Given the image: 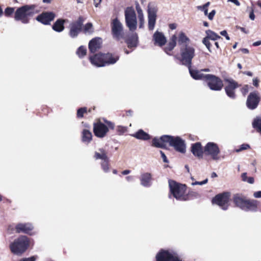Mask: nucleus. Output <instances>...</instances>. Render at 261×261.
I'll return each instance as SVG.
<instances>
[{
    "mask_svg": "<svg viewBox=\"0 0 261 261\" xmlns=\"http://www.w3.org/2000/svg\"><path fill=\"white\" fill-rule=\"evenodd\" d=\"M173 147L178 152L185 153L186 151V145L184 140L179 136H172L170 135H163L159 138L155 137L152 140L151 145L153 147L166 148V144Z\"/></svg>",
    "mask_w": 261,
    "mask_h": 261,
    "instance_id": "nucleus-1",
    "label": "nucleus"
},
{
    "mask_svg": "<svg viewBox=\"0 0 261 261\" xmlns=\"http://www.w3.org/2000/svg\"><path fill=\"white\" fill-rule=\"evenodd\" d=\"M36 7L35 5H25L18 8L15 11V8L8 7L5 9L4 15L7 17H10L14 13L15 20L27 24L30 22V17H33L35 14V9Z\"/></svg>",
    "mask_w": 261,
    "mask_h": 261,
    "instance_id": "nucleus-2",
    "label": "nucleus"
},
{
    "mask_svg": "<svg viewBox=\"0 0 261 261\" xmlns=\"http://www.w3.org/2000/svg\"><path fill=\"white\" fill-rule=\"evenodd\" d=\"M232 201L236 206L247 212L257 211L259 203L257 200L248 199L247 197L241 193L234 194Z\"/></svg>",
    "mask_w": 261,
    "mask_h": 261,
    "instance_id": "nucleus-3",
    "label": "nucleus"
},
{
    "mask_svg": "<svg viewBox=\"0 0 261 261\" xmlns=\"http://www.w3.org/2000/svg\"><path fill=\"white\" fill-rule=\"evenodd\" d=\"M31 243V239L30 238L21 235L10 243L9 248L12 253L20 255L29 248Z\"/></svg>",
    "mask_w": 261,
    "mask_h": 261,
    "instance_id": "nucleus-4",
    "label": "nucleus"
},
{
    "mask_svg": "<svg viewBox=\"0 0 261 261\" xmlns=\"http://www.w3.org/2000/svg\"><path fill=\"white\" fill-rule=\"evenodd\" d=\"M168 181L170 192L173 196L177 200H186L187 199L185 194L187 190L186 185L171 179H169Z\"/></svg>",
    "mask_w": 261,
    "mask_h": 261,
    "instance_id": "nucleus-5",
    "label": "nucleus"
},
{
    "mask_svg": "<svg viewBox=\"0 0 261 261\" xmlns=\"http://www.w3.org/2000/svg\"><path fill=\"white\" fill-rule=\"evenodd\" d=\"M180 61L182 65L190 67L192 65V59L194 57L195 49L193 47L185 44L180 48Z\"/></svg>",
    "mask_w": 261,
    "mask_h": 261,
    "instance_id": "nucleus-6",
    "label": "nucleus"
},
{
    "mask_svg": "<svg viewBox=\"0 0 261 261\" xmlns=\"http://www.w3.org/2000/svg\"><path fill=\"white\" fill-rule=\"evenodd\" d=\"M204 82L212 90L220 91L223 87V81L214 74H206Z\"/></svg>",
    "mask_w": 261,
    "mask_h": 261,
    "instance_id": "nucleus-7",
    "label": "nucleus"
},
{
    "mask_svg": "<svg viewBox=\"0 0 261 261\" xmlns=\"http://www.w3.org/2000/svg\"><path fill=\"white\" fill-rule=\"evenodd\" d=\"M230 196L231 194L229 192L219 193L212 199V202L219 205L223 210H226L229 206Z\"/></svg>",
    "mask_w": 261,
    "mask_h": 261,
    "instance_id": "nucleus-8",
    "label": "nucleus"
},
{
    "mask_svg": "<svg viewBox=\"0 0 261 261\" xmlns=\"http://www.w3.org/2000/svg\"><path fill=\"white\" fill-rule=\"evenodd\" d=\"M125 19L126 26L130 31L137 29V18L135 10L132 7H127L125 10Z\"/></svg>",
    "mask_w": 261,
    "mask_h": 261,
    "instance_id": "nucleus-9",
    "label": "nucleus"
},
{
    "mask_svg": "<svg viewBox=\"0 0 261 261\" xmlns=\"http://www.w3.org/2000/svg\"><path fill=\"white\" fill-rule=\"evenodd\" d=\"M85 18L80 16L75 21L72 22L69 25V35L71 38H75L82 31L83 23Z\"/></svg>",
    "mask_w": 261,
    "mask_h": 261,
    "instance_id": "nucleus-10",
    "label": "nucleus"
},
{
    "mask_svg": "<svg viewBox=\"0 0 261 261\" xmlns=\"http://www.w3.org/2000/svg\"><path fill=\"white\" fill-rule=\"evenodd\" d=\"M204 154L206 155H210L214 160H218L220 159L219 154L220 150L218 145L214 142H208L204 147Z\"/></svg>",
    "mask_w": 261,
    "mask_h": 261,
    "instance_id": "nucleus-11",
    "label": "nucleus"
},
{
    "mask_svg": "<svg viewBox=\"0 0 261 261\" xmlns=\"http://www.w3.org/2000/svg\"><path fill=\"white\" fill-rule=\"evenodd\" d=\"M224 81L227 83L224 88L226 95L231 99H235L236 89L241 86V85L232 79H226Z\"/></svg>",
    "mask_w": 261,
    "mask_h": 261,
    "instance_id": "nucleus-12",
    "label": "nucleus"
},
{
    "mask_svg": "<svg viewBox=\"0 0 261 261\" xmlns=\"http://www.w3.org/2000/svg\"><path fill=\"white\" fill-rule=\"evenodd\" d=\"M93 133L97 138H104L109 132V128L107 125L103 123L99 119L96 120L93 123Z\"/></svg>",
    "mask_w": 261,
    "mask_h": 261,
    "instance_id": "nucleus-13",
    "label": "nucleus"
},
{
    "mask_svg": "<svg viewBox=\"0 0 261 261\" xmlns=\"http://www.w3.org/2000/svg\"><path fill=\"white\" fill-rule=\"evenodd\" d=\"M260 100V97L257 91L250 93L246 100V106L250 110H254L257 106Z\"/></svg>",
    "mask_w": 261,
    "mask_h": 261,
    "instance_id": "nucleus-14",
    "label": "nucleus"
},
{
    "mask_svg": "<svg viewBox=\"0 0 261 261\" xmlns=\"http://www.w3.org/2000/svg\"><path fill=\"white\" fill-rule=\"evenodd\" d=\"M111 28L112 34L114 38L119 40L123 37V27L117 18L113 19L111 23Z\"/></svg>",
    "mask_w": 261,
    "mask_h": 261,
    "instance_id": "nucleus-15",
    "label": "nucleus"
},
{
    "mask_svg": "<svg viewBox=\"0 0 261 261\" xmlns=\"http://www.w3.org/2000/svg\"><path fill=\"white\" fill-rule=\"evenodd\" d=\"M14 230L17 233H24L30 236L34 234V226L30 223H19L17 224Z\"/></svg>",
    "mask_w": 261,
    "mask_h": 261,
    "instance_id": "nucleus-16",
    "label": "nucleus"
},
{
    "mask_svg": "<svg viewBox=\"0 0 261 261\" xmlns=\"http://www.w3.org/2000/svg\"><path fill=\"white\" fill-rule=\"evenodd\" d=\"M56 17V14L53 12L46 11L43 12L38 15L36 20L44 25H50V22L54 20Z\"/></svg>",
    "mask_w": 261,
    "mask_h": 261,
    "instance_id": "nucleus-17",
    "label": "nucleus"
},
{
    "mask_svg": "<svg viewBox=\"0 0 261 261\" xmlns=\"http://www.w3.org/2000/svg\"><path fill=\"white\" fill-rule=\"evenodd\" d=\"M157 10L155 7H148V26L149 30H153L156 22Z\"/></svg>",
    "mask_w": 261,
    "mask_h": 261,
    "instance_id": "nucleus-18",
    "label": "nucleus"
},
{
    "mask_svg": "<svg viewBox=\"0 0 261 261\" xmlns=\"http://www.w3.org/2000/svg\"><path fill=\"white\" fill-rule=\"evenodd\" d=\"M191 151L195 156L199 159H202L203 154H204V148L202 147L200 142L191 144Z\"/></svg>",
    "mask_w": 261,
    "mask_h": 261,
    "instance_id": "nucleus-19",
    "label": "nucleus"
},
{
    "mask_svg": "<svg viewBox=\"0 0 261 261\" xmlns=\"http://www.w3.org/2000/svg\"><path fill=\"white\" fill-rule=\"evenodd\" d=\"M89 59L91 63L97 67L106 66L105 54H96L90 57Z\"/></svg>",
    "mask_w": 261,
    "mask_h": 261,
    "instance_id": "nucleus-20",
    "label": "nucleus"
},
{
    "mask_svg": "<svg viewBox=\"0 0 261 261\" xmlns=\"http://www.w3.org/2000/svg\"><path fill=\"white\" fill-rule=\"evenodd\" d=\"M153 40L154 45H158L160 47L164 46L166 42V38L163 33L156 31L153 35Z\"/></svg>",
    "mask_w": 261,
    "mask_h": 261,
    "instance_id": "nucleus-21",
    "label": "nucleus"
},
{
    "mask_svg": "<svg viewBox=\"0 0 261 261\" xmlns=\"http://www.w3.org/2000/svg\"><path fill=\"white\" fill-rule=\"evenodd\" d=\"M119 58L118 54L110 53L105 54L106 66L114 64L119 60Z\"/></svg>",
    "mask_w": 261,
    "mask_h": 261,
    "instance_id": "nucleus-22",
    "label": "nucleus"
},
{
    "mask_svg": "<svg viewBox=\"0 0 261 261\" xmlns=\"http://www.w3.org/2000/svg\"><path fill=\"white\" fill-rule=\"evenodd\" d=\"M189 73L191 77L195 80H202L204 81L205 76L206 74L201 73V70H198L197 69H194L192 68V65H190V67H188Z\"/></svg>",
    "mask_w": 261,
    "mask_h": 261,
    "instance_id": "nucleus-23",
    "label": "nucleus"
},
{
    "mask_svg": "<svg viewBox=\"0 0 261 261\" xmlns=\"http://www.w3.org/2000/svg\"><path fill=\"white\" fill-rule=\"evenodd\" d=\"M125 42L127 44V47L129 48L137 47L138 44V37L137 34H133L130 36L125 39Z\"/></svg>",
    "mask_w": 261,
    "mask_h": 261,
    "instance_id": "nucleus-24",
    "label": "nucleus"
},
{
    "mask_svg": "<svg viewBox=\"0 0 261 261\" xmlns=\"http://www.w3.org/2000/svg\"><path fill=\"white\" fill-rule=\"evenodd\" d=\"M152 175L150 173H144L140 177L141 184L144 187H148L151 185Z\"/></svg>",
    "mask_w": 261,
    "mask_h": 261,
    "instance_id": "nucleus-25",
    "label": "nucleus"
},
{
    "mask_svg": "<svg viewBox=\"0 0 261 261\" xmlns=\"http://www.w3.org/2000/svg\"><path fill=\"white\" fill-rule=\"evenodd\" d=\"M177 37L176 35L171 36L167 46L164 48V51L168 55H170L171 51L176 45Z\"/></svg>",
    "mask_w": 261,
    "mask_h": 261,
    "instance_id": "nucleus-26",
    "label": "nucleus"
},
{
    "mask_svg": "<svg viewBox=\"0 0 261 261\" xmlns=\"http://www.w3.org/2000/svg\"><path fill=\"white\" fill-rule=\"evenodd\" d=\"M65 20L63 19H58L52 26V29L56 32H61L65 28L64 23Z\"/></svg>",
    "mask_w": 261,
    "mask_h": 261,
    "instance_id": "nucleus-27",
    "label": "nucleus"
},
{
    "mask_svg": "<svg viewBox=\"0 0 261 261\" xmlns=\"http://www.w3.org/2000/svg\"><path fill=\"white\" fill-rule=\"evenodd\" d=\"M82 141L83 142L89 143L92 140V133L88 129H84L82 132Z\"/></svg>",
    "mask_w": 261,
    "mask_h": 261,
    "instance_id": "nucleus-28",
    "label": "nucleus"
},
{
    "mask_svg": "<svg viewBox=\"0 0 261 261\" xmlns=\"http://www.w3.org/2000/svg\"><path fill=\"white\" fill-rule=\"evenodd\" d=\"M133 136L138 139L142 140H148L150 139V136L142 129H139L133 135Z\"/></svg>",
    "mask_w": 261,
    "mask_h": 261,
    "instance_id": "nucleus-29",
    "label": "nucleus"
},
{
    "mask_svg": "<svg viewBox=\"0 0 261 261\" xmlns=\"http://www.w3.org/2000/svg\"><path fill=\"white\" fill-rule=\"evenodd\" d=\"M100 45L98 39L97 38L92 39L89 43V49L91 53H95L99 48Z\"/></svg>",
    "mask_w": 261,
    "mask_h": 261,
    "instance_id": "nucleus-30",
    "label": "nucleus"
},
{
    "mask_svg": "<svg viewBox=\"0 0 261 261\" xmlns=\"http://www.w3.org/2000/svg\"><path fill=\"white\" fill-rule=\"evenodd\" d=\"M99 152H95L94 158L95 160L100 159L102 161L109 158L107 155V152L103 148L99 149Z\"/></svg>",
    "mask_w": 261,
    "mask_h": 261,
    "instance_id": "nucleus-31",
    "label": "nucleus"
},
{
    "mask_svg": "<svg viewBox=\"0 0 261 261\" xmlns=\"http://www.w3.org/2000/svg\"><path fill=\"white\" fill-rule=\"evenodd\" d=\"M190 41L189 38L186 35V34L181 32L178 35V43L179 45H184L187 44Z\"/></svg>",
    "mask_w": 261,
    "mask_h": 261,
    "instance_id": "nucleus-32",
    "label": "nucleus"
},
{
    "mask_svg": "<svg viewBox=\"0 0 261 261\" xmlns=\"http://www.w3.org/2000/svg\"><path fill=\"white\" fill-rule=\"evenodd\" d=\"M205 33L206 34V37H207L210 40H216L221 38V37L219 35L211 30H206L205 31Z\"/></svg>",
    "mask_w": 261,
    "mask_h": 261,
    "instance_id": "nucleus-33",
    "label": "nucleus"
},
{
    "mask_svg": "<svg viewBox=\"0 0 261 261\" xmlns=\"http://www.w3.org/2000/svg\"><path fill=\"white\" fill-rule=\"evenodd\" d=\"M100 165L101 168L102 169L104 172H108L109 171L110 166L109 158L102 161L101 162Z\"/></svg>",
    "mask_w": 261,
    "mask_h": 261,
    "instance_id": "nucleus-34",
    "label": "nucleus"
},
{
    "mask_svg": "<svg viewBox=\"0 0 261 261\" xmlns=\"http://www.w3.org/2000/svg\"><path fill=\"white\" fill-rule=\"evenodd\" d=\"M76 53L80 58H83L85 56H86L87 53L86 47L84 46H80L77 48Z\"/></svg>",
    "mask_w": 261,
    "mask_h": 261,
    "instance_id": "nucleus-35",
    "label": "nucleus"
},
{
    "mask_svg": "<svg viewBox=\"0 0 261 261\" xmlns=\"http://www.w3.org/2000/svg\"><path fill=\"white\" fill-rule=\"evenodd\" d=\"M253 127L258 132H261V118L255 119L252 123Z\"/></svg>",
    "mask_w": 261,
    "mask_h": 261,
    "instance_id": "nucleus-36",
    "label": "nucleus"
},
{
    "mask_svg": "<svg viewBox=\"0 0 261 261\" xmlns=\"http://www.w3.org/2000/svg\"><path fill=\"white\" fill-rule=\"evenodd\" d=\"M88 113V109L86 107H82L79 108L77 110L76 113V117L77 118H82L84 117V115L85 114H87Z\"/></svg>",
    "mask_w": 261,
    "mask_h": 261,
    "instance_id": "nucleus-37",
    "label": "nucleus"
},
{
    "mask_svg": "<svg viewBox=\"0 0 261 261\" xmlns=\"http://www.w3.org/2000/svg\"><path fill=\"white\" fill-rule=\"evenodd\" d=\"M242 179L244 181H247L249 184H252L254 182V179L253 177H248L247 176V173H243L241 175Z\"/></svg>",
    "mask_w": 261,
    "mask_h": 261,
    "instance_id": "nucleus-38",
    "label": "nucleus"
},
{
    "mask_svg": "<svg viewBox=\"0 0 261 261\" xmlns=\"http://www.w3.org/2000/svg\"><path fill=\"white\" fill-rule=\"evenodd\" d=\"M210 5V2H207L206 3H205L203 6H198L197 8L198 9H199L201 11H203L204 12L205 15H208V7Z\"/></svg>",
    "mask_w": 261,
    "mask_h": 261,
    "instance_id": "nucleus-39",
    "label": "nucleus"
},
{
    "mask_svg": "<svg viewBox=\"0 0 261 261\" xmlns=\"http://www.w3.org/2000/svg\"><path fill=\"white\" fill-rule=\"evenodd\" d=\"M210 39L207 37H204L202 40V43L206 46V48L208 49V50L211 52V44L210 42Z\"/></svg>",
    "mask_w": 261,
    "mask_h": 261,
    "instance_id": "nucleus-40",
    "label": "nucleus"
},
{
    "mask_svg": "<svg viewBox=\"0 0 261 261\" xmlns=\"http://www.w3.org/2000/svg\"><path fill=\"white\" fill-rule=\"evenodd\" d=\"M92 28H93V25H92V23H91V22L87 23L84 27V29H83L84 32V33L90 32V30L92 29Z\"/></svg>",
    "mask_w": 261,
    "mask_h": 261,
    "instance_id": "nucleus-41",
    "label": "nucleus"
},
{
    "mask_svg": "<svg viewBox=\"0 0 261 261\" xmlns=\"http://www.w3.org/2000/svg\"><path fill=\"white\" fill-rule=\"evenodd\" d=\"M249 91V86L248 85H244L241 89V91L244 96H245Z\"/></svg>",
    "mask_w": 261,
    "mask_h": 261,
    "instance_id": "nucleus-42",
    "label": "nucleus"
},
{
    "mask_svg": "<svg viewBox=\"0 0 261 261\" xmlns=\"http://www.w3.org/2000/svg\"><path fill=\"white\" fill-rule=\"evenodd\" d=\"M139 20V28H143L144 24V16L138 17Z\"/></svg>",
    "mask_w": 261,
    "mask_h": 261,
    "instance_id": "nucleus-43",
    "label": "nucleus"
},
{
    "mask_svg": "<svg viewBox=\"0 0 261 261\" xmlns=\"http://www.w3.org/2000/svg\"><path fill=\"white\" fill-rule=\"evenodd\" d=\"M250 145L248 144H243L241 145L240 148L237 150V151H240L244 150H246L250 148Z\"/></svg>",
    "mask_w": 261,
    "mask_h": 261,
    "instance_id": "nucleus-44",
    "label": "nucleus"
},
{
    "mask_svg": "<svg viewBox=\"0 0 261 261\" xmlns=\"http://www.w3.org/2000/svg\"><path fill=\"white\" fill-rule=\"evenodd\" d=\"M160 152L161 153V157L163 159V162H165V163H168L169 161L167 159V158L166 157V156L165 154L164 153V152L163 151H162V150H160Z\"/></svg>",
    "mask_w": 261,
    "mask_h": 261,
    "instance_id": "nucleus-45",
    "label": "nucleus"
},
{
    "mask_svg": "<svg viewBox=\"0 0 261 261\" xmlns=\"http://www.w3.org/2000/svg\"><path fill=\"white\" fill-rule=\"evenodd\" d=\"M207 181H208V179H205V180H204L202 181H195L194 182H193L192 185H202L206 184L207 182Z\"/></svg>",
    "mask_w": 261,
    "mask_h": 261,
    "instance_id": "nucleus-46",
    "label": "nucleus"
},
{
    "mask_svg": "<svg viewBox=\"0 0 261 261\" xmlns=\"http://www.w3.org/2000/svg\"><path fill=\"white\" fill-rule=\"evenodd\" d=\"M216 14V11L215 10H212L208 15V18L210 20H213L214 17Z\"/></svg>",
    "mask_w": 261,
    "mask_h": 261,
    "instance_id": "nucleus-47",
    "label": "nucleus"
},
{
    "mask_svg": "<svg viewBox=\"0 0 261 261\" xmlns=\"http://www.w3.org/2000/svg\"><path fill=\"white\" fill-rule=\"evenodd\" d=\"M220 34L223 36H224L225 37V38L227 40H230V38L229 37V36L227 34V33L226 32V31L225 30H224V31H222L220 32Z\"/></svg>",
    "mask_w": 261,
    "mask_h": 261,
    "instance_id": "nucleus-48",
    "label": "nucleus"
},
{
    "mask_svg": "<svg viewBox=\"0 0 261 261\" xmlns=\"http://www.w3.org/2000/svg\"><path fill=\"white\" fill-rule=\"evenodd\" d=\"M118 132L121 133H124L126 132V129L125 127L119 126L117 128Z\"/></svg>",
    "mask_w": 261,
    "mask_h": 261,
    "instance_id": "nucleus-49",
    "label": "nucleus"
},
{
    "mask_svg": "<svg viewBox=\"0 0 261 261\" xmlns=\"http://www.w3.org/2000/svg\"><path fill=\"white\" fill-rule=\"evenodd\" d=\"M249 18L253 20L255 19V15L254 14V10L252 8H251V11L250 12L249 14Z\"/></svg>",
    "mask_w": 261,
    "mask_h": 261,
    "instance_id": "nucleus-50",
    "label": "nucleus"
},
{
    "mask_svg": "<svg viewBox=\"0 0 261 261\" xmlns=\"http://www.w3.org/2000/svg\"><path fill=\"white\" fill-rule=\"evenodd\" d=\"M107 124V126L109 128H110L111 129H114V124L111 122H109V121H105Z\"/></svg>",
    "mask_w": 261,
    "mask_h": 261,
    "instance_id": "nucleus-51",
    "label": "nucleus"
},
{
    "mask_svg": "<svg viewBox=\"0 0 261 261\" xmlns=\"http://www.w3.org/2000/svg\"><path fill=\"white\" fill-rule=\"evenodd\" d=\"M258 83L259 80L257 78H255L253 80V84L255 87H257L259 85Z\"/></svg>",
    "mask_w": 261,
    "mask_h": 261,
    "instance_id": "nucleus-52",
    "label": "nucleus"
},
{
    "mask_svg": "<svg viewBox=\"0 0 261 261\" xmlns=\"http://www.w3.org/2000/svg\"><path fill=\"white\" fill-rule=\"evenodd\" d=\"M253 196L255 198H261V191L254 192L253 194Z\"/></svg>",
    "mask_w": 261,
    "mask_h": 261,
    "instance_id": "nucleus-53",
    "label": "nucleus"
},
{
    "mask_svg": "<svg viewBox=\"0 0 261 261\" xmlns=\"http://www.w3.org/2000/svg\"><path fill=\"white\" fill-rule=\"evenodd\" d=\"M169 27L172 30H175L177 27V24L175 23H170L169 24Z\"/></svg>",
    "mask_w": 261,
    "mask_h": 261,
    "instance_id": "nucleus-54",
    "label": "nucleus"
},
{
    "mask_svg": "<svg viewBox=\"0 0 261 261\" xmlns=\"http://www.w3.org/2000/svg\"><path fill=\"white\" fill-rule=\"evenodd\" d=\"M228 2H232L237 6H240V3L238 0H228Z\"/></svg>",
    "mask_w": 261,
    "mask_h": 261,
    "instance_id": "nucleus-55",
    "label": "nucleus"
},
{
    "mask_svg": "<svg viewBox=\"0 0 261 261\" xmlns=\"http://www.w3.org/2000/svg\"><path fill=\"white\" fill-rule=\"evenodd\" d=\"M94 4L96 7H97L98 5L100 4L101 0H93Z\"/></svg>",
    "mask_w": 261,
    "mask_h": 261,
    "instance_id": "nucleus-56",
    "label": "nucleus"
},
{
    "mask_svg": "<svg viewBox=\"0 0 261 261\" xmlns=\"http://www.w3.org/2000/svg\"><path fill=\"white\" fill-rule=\"evenodd\" d=\"M138 17L144 16L142 9L137 10Z\"/></svg>",
    "mask_w": 261,
    "mask_h": 261,
    "instance_id": "nucleus-57",
    "label": "nucleus"
},
{
    "mask_svg": "<svg viewBox=\"0 0 261 261\" xmlns=\"http://www.w3.org/2000/svg\"><path fill=\"white\" fill-rule=\"evenodd\" d=\"M243 73L249 76H252L253 75V73L251 71H244L243 72Z\"/></svg>",
    "mask_w": 261,
    "mask_h": 261,
    "instance_id": "nucleus-58",
    "label": "nucleus"
},
{
    "mask_svg": "<svg viewBox=\"0 0 261 261\" xmlns=\"http://www.w3.org/2000/svg\"><path fill=\"white\" fill-rule=\"evenodd\" d=\"M261 45V40L257 41L253 43V46H257Z\"/></svg>",
    "mask_w": 261,
    "mask_h": 261,
    "instance_id": "nucleus-59",
    "label": "nucleus"
},
{
    "mask_svg": "<svg viewBox=\"0 0 261 261\" xmlns=\"http://www.w3.org/2000/svg\"><path fill=\"white\" fill-rule=\"evenodd\" d=\"M130 172V171L129 170H125L122 172V174L123 175H126L129 174Z\"/></svg>",
    "mask_w": 261,
    "mask_h": 261,
    "instance_id": "nucleus-60",
    "label": "nucleus"
},
{
    "mask_svg": "<svg viewBox=\"0 0 261 261\" xmlns=\"http://www.w3.org/2000/svg\"><path fill=\"white\" fill-rule=\"evenodd\" d=\"M132 113H133V111L131 110H129L126 112V115L127 116H131L132 115Z\"/></svg>",
    "mask_w": 261,
    "mask_h": 261,
    "instance_id": "nucleus-61",
    "label": "nucleus"
},
{
    "mask_svg": "<svg viewBox=\"0 0 261 261\" xmlns=\"http://www.w3.org/2000/svg\"><path fill=\"white\" fill-rule=\"evenodd\" d=\"M201 71H203V72H210V69L208 68H203V69H201Z\"/></svg>",
    "mask_w": 261,
    "mask_h": 261,
    "instance_id": "nucleus-62",
    "label": "nucleus"
},
{
    "mask_svg": "<svg viewBox=\"0 0 261 261\" xmlns=\"http://www.w3.org/2000/svg\"><path fill=\"white\" fill-rule=\"evenodd\" d=\"M217 177V174H216V173L213 172H212V174H211V177L212 178H214V177Z\"/></svg>",
    "mask_w": 261,
    "mask_h": 261,
    "instance_id": "nucleus-63",
    "label": "nucleus"
},
{
    "mask_svg": "<svg viewBox=\"0 0 261 261\" xmlns=\"http://www.w3.org/2000/svg\"><path fill=\"white\" fill-rule=\"evenodd\" d=\"M257 5L258 7H259L261 8V1H258L257 2Z\"/></svg>",
    "mask_w": 261,
    "mask_h": 261,
    "instance_id": "nucleus-64",
    "label": "nucleus"
}]
</instances>
